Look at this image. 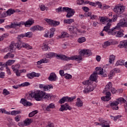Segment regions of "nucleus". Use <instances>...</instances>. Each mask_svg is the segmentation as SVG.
Segmentation results:
<instances>
[{"label":"nucleus","mask_w":127,"mask_h":127,"mask_svg":"<svg viewBox=\"0 0 127 127\" xmlns=\"http://www.w3.org/2000/svg\"><path fill=\"white\" fill-rule=\"evenodd\" d=\"M95 3H96V6H97V5H98L100 8H102V3H101V2L97 1Z\"/></svg>","instance_id":"obj_62"},{"label":"nucleus","mask_w":127,"mask_h":127,"mask_svg":"<svg viewBox=\"0 0 127 127\" xmlns=\"http://www.w3.org/2000/svg\"><path fill=\"white\" fill-rule=\"evenodd\" d=\"M99 122L100 123V126L103 127V126H105L106 125H108L109 123L106 120L103 119L102 118L99 119Z\"/></svg>","instance_id":"obj_22"},{"label":"nucleus","mask_w":127,"mask_h":127,"mask_svg":"<svg viewBox=\"0 0 127 127\" xmlns=\"http://www.w3.org/2000/svg\"><path fill=\"white\" fill-rule=\"evenodd\" d=\"M117 102H118V103H121V104L123 103H126V102H127V101L126 100H125V99H124L123 98H119L117 99Z\"/></svg>","instance_id":"obj_49"},{"label":"nucleus","mask_w":127,"mask_h":127,"mask_svg":"<svg viewBox=\"0 0 127 127\" xmlns=\"http://www.w3.org/2000/svg\"><path fill=\"white\" fill-rule=\"evenodd\" d=\"M37 30H39L40 31H42V30H44V28L43 27H41L39 25H37Z\"/></svg>","instance_id":"obj_60"},{"label":"nucleus","mask_w":127,"mask_h":127,"mask_svg":"<svg viewBox=\"0 0 127 127\" xmlns=\"http://www.w3.org/2000/svg\"><path fill=\"white\" fill-rule=\"evenodd\" d=\"M29 85H30V83H29V82H25L21 84V86L22 87H27V86H29Z\"/></svg>","instance_id":"obj_57"},{"label":"nucleus","mask_w":127,"mask_h":127,"mask_svg":"<svg viewBox=\"0 0 127 127\" xmlns=\"http://www.w3.org/2000/svg\"><path fill=\"white\" fill-rule=\"evenodd\" d=\"M2 94L4 95V96H7L10 94L9 91L7 90L6 89H4L3 90Z\"/></svg>","instance_id":"obj_50"},{"label":"nucleus","mask_w":127,"mask_h":127,"mask_svg":"<svg viewBox=\"0 0 127 127\" xmlns=\"http://www.w3.org/2000/svg\"><path fill=\"white\" fill-rule=\"evenodd\" d=\"M19 68H20V65L19 64H16L15 65L11 66V68L13 72H18Z\"/></svg>","instance_id":"obj_24"},{"label":"nucleus","mask_w":127,"mask_h":127,"mask_svg":"<svg viewBox=\"0 0 127 127\" xmlns=\"http://www.w3.org/2000/svg\"><path fill=\"white\" fill-rule=\"evenodd\" d=\"M45 20L52 26H57V25H59V24H60V22L54 21L50 19L45 18Z\"/></svg>","instance_id":"obj_9"},{"label":"nucleus","mask_w":127,"mask_h":127,"mask_svg":"<svg viewBox=\"0 0 127 127\" xmlns=\"http://www.w3.org/2000/svg\"><path fill=\"white\" fill-rule=\"evenodd\" d=\"M14 9L12 8L9 9L7 11V15H8L10 16V15H11V14H13L14 13Z\"/></svg>","instance_id":"obj_33"},{"label":"nucleus","mask_w":127,"mask_h":127,"mask_svg":"<svg viewBox=\"0 0 127 127\" xmlns=\"http://www.w3.org/2000/svg\"><path fill=\"white\" fill-rule=\"evenodd\" d=\"M86 41V38L85 37H80L78 39L77 42L78 43H83Z\"/></svg>","instance_id":"obj_47"},{"label":"nucleus","mask_w":127,"mask_h":127,"mask_svg":"<svg viewBox=\"0 0 127 127\" xmlns=\"http://www.w3.org/2000/svg\"><path fill=\"white\" fill-rule=\"evenodd\" d=\"M68 35L66 32H64L61 36H59L57 38V39H60V38H64L65 37H68Z\"/></svg>","instance_id":"obj_30"},{"label":"nucleus","mask_w":127,"mask_h":127,"mask_svg":"<svg viewBox=\"0 0 127 127\" xmlns=\"http://www.w3.org/2000/svg\"><path fill=\"white\" fill-rule=\"evenodd\" d=\"M15 62V60H8L7 62L5 63L6 66H10V65H12L13 63Z\"/></svg>","instance_id":"obj_37"},{"label":"nucleus","mask_w":127,"mask_h":127,"mask_svg":"<svg viewBox=\"0 0 127 127\" xmlns=\"http://www.w3.org/2000/svg\"><path fill=\"white\" fill-rule=\"evenodd\" d=\"M48 80L49 81H51L52 82L53 81H56L57 80V75L54 72H52L50 73L49 77H48Z\"/></svg>","instance_id":"obj_18"},{"label":"nucleus","mask_w":127,"mask_h":127,"mask_svg":"<svg viewBox=\"0 0 127 127\" xmlns=\"http://www.w3.org/2000/svg\"><path fill=\"white\" fill-rule=\"evenodd\" d=\"M66 7H64L62 8V7H60L56 9L57 12H65V10H64V8H65Z\"/></svg>","instance_id":"obj_46"},{"label":"nucleus","mask_w":127,"mask_h":127,"mask_svg":"<svg viewBox=\"0 0 127 127\" xmlns=\"http://www.w3.org/2000/svg\"><path fill=\"white\" fill-rule=\"evenodd\" d=\"M55 108V105L53 103H51L49 105H48L46 108V111L48 112H50V109H54Z\"/></svg>","instance_id":"obj_28"},{"label":"nucleus","mask_w":127,"mask_h":127,"mask_svg":"<svg viewBox=\"0 0 127 127\" xmlns=\"http://www.w3.org/2000/svg\"><path fill=\"white\" fill-rule=\"evenodd\" d=\"M67 110H69V111H71V110H72V108L67 103H65L64 105H61V107L60 108V111H61V112L67 111Z\"/></svg>","instance_id":"obj_13"},{"label":"nucleus","mask_w":127,"mask_h":127,"mask_svg":"<svg viewBox=\"0 0 127 127\" xmlns=\"http://www.w3.org/2000/svg\"><path fill=\"white\" fill-rule=\"evenodd\" d=\"M125 61L123 60H120L119 61H118L116 64H115V66H119V65H121V66H123V65L125 64Z\"/></svg>","instance_id":"obj_27"},{"label":"nucleus","mask_w":127,"mask_h":127,"mask_svg":"<svg viewBox=\"0 0 127 127\" xmlns=\"http://www.w3.org/2000/svg\"><path fill=\"white\" fill-rule=\"evenodd\" d=\"M20 103L21 104H22V105H23V106H24L25 107H29L32 105V103L29 102H27L26 100L23 98H22L21 99Z\"/></svg>","instance_id":"obj_19"},{"label":"nucleus","mask_w":127,"mask_h":127,"mask_svg":"<svg viewBox=\"0 0 127 127\" xmlns=\"http://www.w3.org/2000/svg\"><path fill=\"white\" fill-rule=\"evenodd\" d=\"M19 45V44H18V42H17V43L12 42L9 47L5 48L3 50V52H8V51L10 52H13V51H15V49H16V48L18 49Z\"/></svg>","instance_id":"obj_6"},{"label":"nucleus","mask_w":127,"mask_h":127,"mask_svg":"<svg viewBox=\"0 0 127 127\" xmlns=\"http://www.w3.org/2000/svg\"><path fill=\"white\" fill-rule=\"evenodd\" d=\"M116 57L113 55H112L110 56L109 62L110 64H112L114 61H115V59Z\"/></svg>","instance_id":"obj_36"},{"label":"nucleus","mask_w":127,"mask_h":127,"mask_svg":"<svg viewBox=\"0 0 127 127\" xmlns=\"http://www.w3.org/2000/svg\"><path fill=\"white\" fill-rule=\"evenodd\" d=\"M20 26V24H18V23L17 22H14L13 23H11L10 26L11 28H15L16 26Z\"/></svg>","instance_id":"obj_42"},{"label":"nucleus","mask_w":127,"mask_h":127,"mask_svg":"<svg viewBox=\"0 0 127 127\" xmlns=\"http://www.w3.org/2000/svg\"><path fill=\"white\" fill-rule=\"evenodd\" d=\"M50 89H53V86L48 85H45L44 87V91H48V90H50Z\"/></svg>","instance_id":"obj_35"},{"label":"nucleus","mask_w":127,"mask_h":127,"mask_svg":"<svg viewBox=\"0 0 127 127\" xmlns=\"http://www.w3.org/2000/svg\"><path fill=\"white\" fill-rule=\"evenodd\" d=\"M74 19H64V23H66L67 24H71V23H72V22H74Z\"/></svg>","instance_id":"obj_31"},{"label":"nucleus","mask_w":127,"mask_h":127,"mask_svg":"<svg viewBox=\"0 0 127 127\" xmlns=\"http://www.w3.org/2000/svg\"><path fill=\"white\" fill-rule=\"evenodd\" d=\"M65 102H67V97H63L62 98H61L60 101H59V103L60 104H64Z\"/></svg>","instance_id":"obj_38"},{"label":"nucleus","mask_w":127,"mask_h":127,"mask_svg":"<svg viewBox=\"0 0 127 127\" xmlns=\"http://www.w3.org/2000/svg\"><path fill=\"white\" fill-rule=\"evenodd\" d=\"M75 106L76 107H78V108H81V107H83V101H82L80 98H78L77 99Z\"/></svg>","instance_id":"obj_23"},{"label":"nucleus","mask_w":127,"mask_h":127,"mask_svg":"<svg viewBox=\"0 0 127 127\" xmlns=\"http://www.w3.org/2000/svg\"><path fill=\"white\" fill-rule=\"evenodd\" d=\"M19 47L18 49H21L22 47L24 48H27L28 49H29L30 48V46H29V45L28 44H26L25 43H22L20 41V39L19 40V39H17Z\"/></svg>","instance_id":"obj_12"},{"label":"nucleus","mask_w":127,"mask_h":127,"mask_svg":"<svg viewBox=\"0 0 127 127\" xmlns=\"http://www.w3.org/2000/svg\"><path fill=\"white\" fill-rule=\"evenodd\" d=\"M48 62H49V60L44 58L37 62V64L38 65H40L42 64V63H48Z\"/></svg>","instance_id":"obj_25"},{"label":"nucleus","mask_w":127,"mask_h":127,"mask_svg":"<svg viewBox=\"0 0 127 127\" xmlns=\"http://www.w3.org/2000/svg\"><path fill=\"white\" fill-rule=\"evenodd\" d=\"M94 87L92 85H88L87 87H85V89L83 90L84 94H88L93 91H94Z\"/></svg>","instance_id":"obj_16"},{"label":"nucleus","mask_w":127,"mask_h":127,"mask_svg":"<svg viewBox=\"0 0 127 127\" xmlns=\"http://www.w3.org/2000/svg\"><path fill=\"white\" fill-rule=\"evenodd\" d=\"M20 113H21L20 111L14 110L11 112L10 115H11V116H16V115H19Z\"/></svg>","instance_id":"obj_40"},{"label":"nucleus","mask_w":127,"mask_h":127,"mask_svg":"<svg viewBox=\"0 0 127 127\" xmlns=\"http://www.w3.org/2000/svg\"><path fill=\"white\" fill-rule=\"evenodd\" d=\"M59 73L62 76V77H63L65 75V73H64V70H60L59 71Z\"/></svg>","instance_id":"obj_63"},{"label":"nucleus","mask_w":127,"mask_h":127,"mask_svg":"<svg viewBox=\"0 0 127 127\" xmlns=\"http://www.w3.org/2000/svg\"><path fill=\"white\" fill-rule=\"evenodd\" d=\"M69 31H70L71 34H72V36H74L75 35V31H74V27H70V28H68Z\"/></svg>","instance_id":"obj_48"},{"label":"nucleus","mask_w":127,"mask_h":127,"mask_svg":"<svg viewBox=\"0 0 127 127\" xmlns=\"http://www.w3.org/2000/svg\"><path fill=\"white\" fill-rule=\"evenodd\" d=\"M14 57V54L11 53H8L6 55L3 57L4 59H7L8 58H13Z\"/></svg>","instance_id":"obj_26"},{"label":"nucleus","mask_w":127,"mask_h":127,"mask_svg":"<svg viewBox=\"0 0 127 127\" xmlns=\"http://www.w3.org/2000/svg\"><path fill=\"white\" fill-rule=\"evenodd\" d=\"M0 113H1L2 114H6V115H10V113L6 111L5 110L3 109H0Z\"/></svg>","instance_id":"obj_53"},{"label":"nucleus","mask_w":127,"mask_h":127,"mask_svg":"<svg viewBox=\"0 0 127 127\" xmlns=\"http://www.w3.org/2000/svg\"><path fill=\"white\" fill-rule=\"evenodd\" d=\"M38 111L37 110H35L31 112L29 114V118H32V117H34V116H35V115H36V114H38Z\"/></svg>","instance_id":"obj_41"},{"label":"nucleus","mask_w":127,"mask_h":127,"mask_svg":"<svg viewBox=\"0 0 127 127\" xmlns=\"http://www.w3.org/2000/svg\"><path fill=\"white\" fill-rule=\"evenodd\" d=\"M95 70L96 71L94 72L92 74H91L90 76V80L84 81L82 82L83 85H91V82L92 81L93 82H98L97 80L98 78V75H102L103 77H106L107 76V71L105 70H104V68L101 67H96Z\"/></svg>","instance_id":"obj_2"},{"label":"nucleus","mask_w":127,"mask_h":127,"mask_svg":"<svg viewBox=\"0 0 127 127\" xmlns=\"http://www.w3.org/2000/svg\"><path fill=\"white\" fill-rule=\"evenodd\" d=\"M40 8L41 10L42 11H44V10H47V7L45 6V5L44 4H40Z\"/></svg>","instance_id":"obj_52"},{"label":"nucleus","mask_w":127,"mask_h":127,"mask_svg":"<svg viewBox=\"0 0 127 127\" xmlns=\"http://www.w3.org/2000/svg\"><path fill=\"white\" fill-rule=\"evenodd\" d=\"M114 76H115V71L112 70L110 71L108 75L109 79H113V77H114Z\"/></svg>","instance_id":"obj_43"},{"label":"nucleus","mask_w":127,"mask_h":127,"mask_svg":"<svg viewBox=\"0 0 127 127\" xmlns=\"http://www.w3.org/2000/svg\"><path fill=\"white\" fill-rule=\"evenodd\" d=\"M33 23H34V20L32 19L27 20L25 22V27H29Z\"/></svg>","instance_id":"obj_21"},{"label":"nucleus","mask_w":127,"mask_h":127,"mask_svg":"<svg viewBox=\"0 0 127 127\" xmlns=\"http://www.w3.org/2000/svg\"><path fill=\"white\" fill-rule=\"evenodd\" d=\"M66 98V102H73L74 100L76 99V97L73 96L71 97H69L68 96H65Z\"/></svg>","instance_id":"obj_44"},{"label":"nucleus","mask_w":127,"mask_h":127,"mask_svg":"<svg viewBox=\"0 0 127 127\" xmlns=\"http://www.w3.org/2000/svg\"><path fill=\"white\" fill-rule=\"evenodd\" d=\"M109 18L107 17H100V21L102 23V24H105V22L108 21Z\"/></svg>","instance_id":"obj_29"},{"label":"nucleus","mask_w":127,"mask_h":127,"mask_svg":"<svg viewBox=\"0 0 127 127\" xmlns=\"http://www.w3.org/2000/svg\"><path fill=\"white\" fill-rule=\"evenodd\" d=\"M122 117V115H118L117 116H113L112 115L110 116V118H112V119L114 120L115 122H116L119 119H120V118Z\"/></svg>","instance_id":"obj_45"},{"label":"nucleus","mask_w":127,"mask_h":127,"mask_svg":"<svg viewBox=\"0 0 127 127\" xmlns=\"http://www.w3.org/2000/svg\"><path fill=\"white\" fill-rule=\"evenodd\" d=\"M32 35H33V34L32 32H28L25 34H21V35H18L17 39L19 40L21 38H23V37H28V38H31V37H32Z\"/></svg>","instance_id":"obj_11"},{"label":"nucleus","mask_w":127,"mask_h":127,"mask_svg":"<svg viewBox=\"0 0 127 127\" xmlns=\"http://www.w3.org/2000/svg\"><path fill=\"white\" fill-rule=\"evenodd\" d=\"M32 98H34L36 101H42V100H48L51 98V95L47 93L42 90H37L31 94Z\"/></svg>","instance_id":"obj_3"},{"label":"nucleus","mask_w":127,"mask_h":127,"mask_svg":"<svg viewBox=\"0 0 127 127\" xmlns=\"http://www.w3.org/2000/svg\"><path fill=\"white\" fill-rule=\"evenodd\" d=\"M64 9L65 12H67L66 16L67 18H70L74 15L75 14V10L71 8H69L68 7H65V8H64Z\"/></svg>","instance_id":"obj_7"},{"label":"nucleus","mask_w":127,"mask_h":127,"mask_svg":"<svg viewBox=\"0 0 127 127\" xmlns=\"http://www.w3.org/2000/svg\"><path fill=\"white\" fill-rule=\"evenodd\" d=\"M30 29L31 31L34 32V31H35V30H37V25L31 27Z\"/></svg>","instance_id":"obj_55"},{"label":"nucleus","mask_w":127,"mask_h":127,"mask_svg":"<svg viewBox=\"0 0 127 127\" xmlns=\"http://www.w3.org/2000/svg\"><path fill=\"white\" fill-rule=\"evenodd\" d=\"M118 16H119V15L116 14L113 15L112 20L115 22V21H117V19H118Z\"/></svg>","instance_id":"obj_54"},{"label":"nucleus","mask_w":127,"mask_h":127,"mask_svg":"<svg viewBox=\"0 0 127 127\" xmlns=\"http://www.w3.org/2000/svg\"><path fill=\"white\" fill-rule=\"evenodd\" d=\"M127 27V18H124L123 19L120 20V22L117 24L116 26V28L118 30L121 29V27Z\"/></svg>","instance_id":"obj_8"},{"label":"nucleus","mask_w":127,"mask_h":127,"mask_svg":"<svg viewBox=\"0 0 127 127\" xmlns=\"http://www.w3.org/2000/svg\"><path fill=\"white\" fill-rule=\"evenodd\" d=\"M48 48H49L48 45L45 43H44L43 46H42V49L43 51H47V50H48Z\"/></svg>","instance_id":"obj_39"},{"label":"nucleus","mask_w":127,"mask_h":127,"mask_svg":"<svg viewBox=\"0 0 127 127\" xmlns=\"http://www.w3.org/2000/svg\"><path fill=\"white\" fill-rule=\"evenodd\" d=\"M112 88L113 85L112 84V82H109L107 85H106L105 90L103 91V94H105L106 96L101 97L102 101L108 102V101H110L111 99H112V98H111L110 91L112 90Z\"/></svg>","instance_id":"obj_4"},{"label":"nucleus","mask_w":127,"mask_h":127,"mask_svg":"<svg viewBox=\"0 0 127 127\" xmlns=\"http://www.w3.org/2000/svg\"><path fill=\"white\" fill-rule=\"evenodd\" d=\"M85 55H87V56H91L92 55V51L90 50L83 49L79 52V55L72 56L70 57H67L65 56H63L62 55H58L53 52H50L45 55L46 58L51 59L54 57H57V59H61L62 60H73L74 61H77L80 63V61L82 60L83 58L82 56H85Z\"/></svg>","instance_id":"obj_1"},{"label":"nucleus","mask_w":127,"mask_h":127,"mask_svg":"<svg viewBox=\"0 0 127 127\" xmlns=\"http://www.w3.org/2000/svg\"><path fill=\"white\" fill-rule=\"evenodd\" d=\"M39 73H36L35 72H32L27 74V77H28L29 79H33V78H34V77H39Z\"/></svg>","instance_id":"obj_20"},{"label":"nucleus","mask_w":127,"mask_h":127,"mask_svg":"<svg viewBox=\"0 0 127 127\" xmlns=\"http://www.w3.org/2000/svg\"><path fill=\"white\" fill-rule=\"evenodd\" d=\"M21 118V116L20 115H17L15 117V121L17 122H19L20 121V119Z\"/></svg>","instance_id":"obj_56"},{"label":"nucleus","mask_w":127,"mask_h":127,"mask_svg":"<svg viewBox=\"0 0 127 127\" xmlns=\"http://www.w3.org/2000/svg\"><path fill=\"white\" fill-rule=\"evenodd\" d=\"M119 47L120 48H125V51L127 52V40L121 41Z\"/></svg>","instance_id":"obj_15"},{"label":"nucleus","mask_w":127,"mask_h":127,"mask_svg":"<svg viewBox=\"0 0 127 127\" xmlns=\"http://www.w3.org/2000/svg\"><path fill=\"white\" fill-rule=\"evenodd\" d=\"M77 4L81 5L84 3V0H78L77 2Z\"/></svg>","instance_id":"obj_61"},{"label":"nucleus","mask_w":127,"mask_h":127,"mask_svg":"<svg viewBox=\"0 0 127 127\" xmlns=\"http://www.w3.org/2000/svg\"><path fill=\"white\" fill-rule=\"evenodd\" d=\"M64 78H65V79H71L72 78V75L69 74L65 73Z\"/></svg>","instance_id":"obj_59"},{"label":"nucleus","mask_w":127,"mask_h":127,"mask_svg":"<svg viewBox=\"0 0 127 127\" xmlns=\"http://www.w3.org/2000/svg\"><path fill=\"white\" fill-rule=\"evenodd\" d=\"M113 43L109 42V41H107L104 43V45L105 46H110V45H112Z\"/></svg>","instance_id":"obj_58"},{"label":"nucleus","mask_w":127,"mask_h":127,"mask_svg":"<svg viewBox=\"0 0 127 127\" xmlns=\"http://www.w3.org/2000/svg\"><path fill=\"white\" fill-rule=\"evenodd\" d=\"M111 25H112V24L109 22L107 24L106 26H104L102 31L100 33V35L101 36H105L106 32L110 30V28H111Z\"/></svg>","instance_id":"obj_10"},{"label":"nucleus","mask_w":127,"mask_h":127,"mask_svg":"<svg viewBox=\"0 0 127 127\" xmlns=\"http://www.w3.org/2000/svg\"><path fill=\"white\" fill-rule=\"evenodd\" d=\"M85 16H90V17H91V16H92V13L91 12H86L85 13Z\"/></svg>","instance_id":"obj_64"},{"label":"nucleus","mask_w":127,"mask_h":127,"mask_svg":"<svg viewBox=\"0 0 127 127\" xmlns=\"http://www.w3.org/2000/svg\"><path fill=\"white\" fill-rule=\"evenodd\" d=\"M6 37H8V34H4L2 35V36L0 37V41H2L4 38H6Z\"/></svg>","instance_id":"obj_51"},{"label":"nucleus","mask_w":127,"mask_h":127,"mask_svg":"<svg viewBox=\"0 0 127 127\" xmlns=\"http://www.w3.org/2000/svg\"><path fill=\"white\" fill-rule=\"evenodd\" d=\"M119 104V102L118 101H115L111 103L110 106L113 110H119V107L118 106Z\"/></svg>","instance_id":"obj_17"},{"label":"nucleus","mask_w":127,"mask_h":127,"mask_svg":"<svg viewBox=\"0 0 127 127\" xmlns=\"http://www.w3.org/2000/svg\"><path fill=\"white\" fill-rule=\"evenodd\" d=\"M124 33H123V32H122V31H117V33H116V37H124Z\"/></svg>","instance_id":"obj_34"},{"label":"nucleus","mask_w":127,"mask_h":127,"mask_svg":"<svg viewBox=\"0 0 127 127\" xmlns=\"http://www.w3.org/2000/svg\"><path fill=\"white\" fill-rule=\"evenodd\" d=\"M117 30H118V28H117L116 26L115 27L109 30L108 31L105 32V33H107L109 35H116L117 32Z\"/></svg>","instance_id":"obj_14"},{"label":"nucleus","mask_w":127,"mask_h":127,"mask_svg":"<svg viewBox=\"0 0 127 127\" xmlns=\"http://www.w3.org/2000/svg\"><path fill=\"white\" fill-rule=\"evenodd\" d=\"M125 9L126 7L125 6L119 4L114 7L113 11L118 15L119 17H122V15H124L123 13L125 12Z\"/></svg>","instance_id":"obj_5"},{"label":"nucleus","mask_w":127,"mask_h":127,"mask_svg":"<svg viewBox=\"0 0 127 127\" xmlns=\"http://www.w3.org/2000/svg\"><path fill=\"white\" fill-rule=\"evenodd\" d=\"M32 122V119L27 118L24 121L25 125L26 126H29V125Z\"/></svg>","instance_id":"obj_32"}]
</instances>
